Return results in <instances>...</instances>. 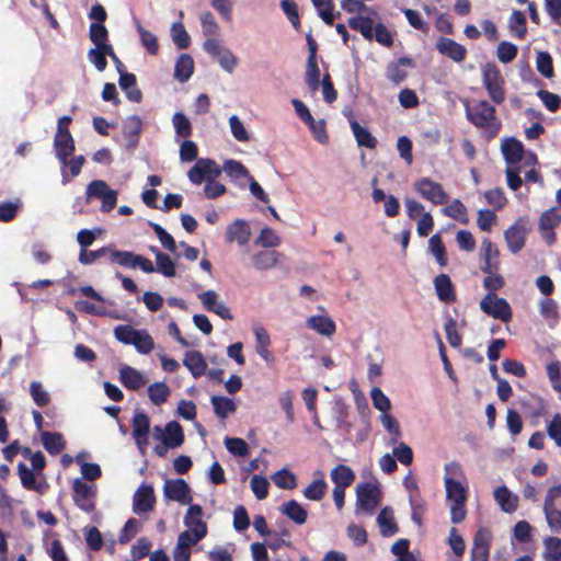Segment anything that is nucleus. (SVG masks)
Listing matches in <instances>:
<instances>
[{"instance_id": "1", "label": "nucleus", "mask_w": 561, "mask_h": 561, "mask_svg": "<svg viewBox=\"0 0 561 561\" xmlns=\"http://www.w3.org/2000/svg\"><path fill=\"white\" fill-rule=\"evenodd\" d=\"M467 118L477 127L483 129L489 137H494L501 127L495 117V108L486 101H480L477 105L468 107Z\"/></svg>"}, {"instance_id": "2", "label": "nucleus", "mask_w": 561, "mask_h": 561, "mask_svg": "<svg viewBox=\"0 0 561 561\" xmlns=\"http://www.w3.org/2000/svg\"><path fill=\"white\" fill-rule=\"evenodd\" d=\"M444 482L446 489V497L451 502L450 520L454 524H459L465 520L467 515L465 508L467 501V490L460 482L454 480L450 477L446 476Z\"/></svg>"}, {"instance_id": "3", "label": "nucleus", "mask_w": 561, "mask_h": 561, "mask_svg": "<svg viewBox=\"0 0 561 561\" xmlns=\"http://www.w3.org/2000/svg\"><path fill=\"white\" fill-rule=\"evenodd\" d=\"M114 335L119 342L134 345L141 354H148L154 347L153 339L147 331L136 330L127 324L116 327Z\"/></svg>"}, {"instance_id": "4", "label": "nucleus", "mask_w": 561, "mask_h": 561, "mask_svg": "<svg viewBox=\"0 0 561 561\" xmlns=\"http://www.w3.org/2000/svg\"><path fill=\"white\" fill-rule=\"evenodd\" d=\"M482 82L488 91L490 99L495 104H501L505 100V79L495 64L488 62L482 66Z\"/></svg>"}, {"instance_id": "5", "label": "nucleus", "mask_w": 561, "mask_h": 561, "mask_svg": "<svg viewBox=\"0 0 561 561\" xmlns=\"http://www.w3.org/2000/svg\"><path fill=\"white\" fill-rule=\"evenodd\" d=\"M543 513L547 524L552 533L561 531V485L553 486L548 490Z\"/></svg>"}, {"instance_id": "6", "label": "nucleus", "mask_w": 561, "mask_h": 561, "mask_svg": "<svg viewBox=\"0 0 561 561\" xmlns=\"http://www.w3.org/2000/svg\"><path fill=\"white\" fill-rule=\"evenodd\" d=\"M108 262L128 268L140 267L145 273L156 272L154 265L149 259L130 251L116 250L112 245Z\"/></svg>"}, {"instance_id": "7", "label": "nucleus", "mask_w": 561, "mask_h": 561, "mask_svg": "<svg viewBox=\"0 0 561 561\" xmlns=\"http://www.w3.org/2000/svg\"><path fill=\"white\" fill-rule=\"evenodd\" d=\"M480 309L494 319L508 322L512 319V309L506 299L493 293L486 294L480 301Z\"/></svg>"}, {"instance_id": "8", "label": "nucleus", "mask_w": 561, "mask_h": 561, "mask_svg": "<svg viewBox=\"0 0 561 561\" xmlns=\"http://www.w3.org/2000/svg\"><path fill=\"white\" fill-rule=\"evenodd\" d=\"M87 198L101 199L102 211L108 213L116 206L117 191L112 190L105 181L94 180L87 186Z\"/></svg>"}, {"instance_id": "9", "label": "nucleus", "mask_w": 561, "mask_h": 561, "mask_svg": "<svg viewBox=\"0 0 561 561\" xmlns=\"http://www.w3.org/2000/svg\"><path fill=\"white\" fill-rule=\"evenodd\" d=\"M381 500L380 490L373 483H362L356 488V510L373 514Z\"/></svg>"}, {"instance_id": "10", "label": "nucleus", "mask_w": 561, "mask_h": 561, "mask_svg": "<svg viewBox=\"0 0 561 561\" xmlns=\"http://www.w3.org/2000/svg\"><path fill=\"white\" fill-rule=\"evenodd\" d=\"M96 486L94 484H88L81 479H75L72 483V499L76 505L87 513H91L95 510Z\"/></svg>"}, {"instance_id": "11", "label": "nucleus", "mask_w": 561, "mask_h": 561, "mask_svg": "<svg viewBox=\"0 0 561 561\" xmlns=\"http://www.w3.org/2000/svg\"><path fill=\"white\" fill-rule=\"evenodd\" d=\"M221 173L220 167L211 159H198L187 173L190 181L194 184H201L213 181Z\"/></svg>"}, {"instance_id": "12", "label": "nucleus", "mask_w": 561, "mask_h": 561, "mask_svg": "<svg viewBox=\"0 0 561 561\" xmlns=\"http://www.w3.org/2000/svg\"><path fill=\"white\" fill-rule=\"evenodd\" d=\"M415 191L425 199L436 205L445 204L448 199L443 186L428 178H422L413 184Z\"/></svg>"}, {"instance_id": "13", "label": "nucleus", "mask_w": 561, "mask_h": 561, "mask_svg": "<svg viewBox=\"0 0 561 561\" xmlns=\"http://www.w3.org/2000/svg\"><path fill=\"white\" fill-rule=\"evenodd\" d=\"M167 500L187 505L192 502L191 488L183 479H167L163 484Z\"/></svg>"}, {"instance_id": "14", "label": "nucleus", "mask_w": 561, "mask_h": 561, "mask_svg": "<svg viewBox=\"0 0 561 561\" xmlns=\"http://www.w3.org/2000/svg\"><path fill=\"white\" fill-rule=\"evenodd\" d=\"M204 48L214 57L217 58L219 65L228 72H232L236 65L237 59L232 55V53L225 47H222L219 41L216 37H209L204 43Z\"/></svg>"}, {"instance_id": "15", "label": "nucleus", "mask_w": 561, "mask_h": 561, "mask_svg": "<svg viewBox=\"0 0 561 561\" xmlns=\"http://www.w3.org/2000/svg\"><path fill=\"white\" fill-rule=\"evenodd\" d=\"M106 38L107 37H91L94 42V47L89 50L88 57L99 71H103L106 68V56L116 59L112 46L103 42V39Z\"/></svg>"}, {"instance_id": "16", "label": "nucleus", "mask_w": 561, "mask_h": 561, "mask_svg": "<svg viewBox=\"0 0 561 561\" xmlns=\"http://www.w3.org/2000/svg\"><path fill=\"white\" fill-rule=\"evenodd\" d=\"M197 297L206 310L218 314L225 320L232 319L230 309L224 302L219 301V295L215 290H206L198 294Z\"/></svg>"}, {"instance_id": "17", "label": "nucleus", "mask_w": 561, "mask_h": 561, "mask_svg": "<svg viewBox=\"0 0 561 561\" xmlns=\"http://www.w3.org/2000/svg\"><path fill=\"white\" fill-rule=\"evenodd\" d=\"M156 503L154 491L151 485H140L134 494L133 510L136 514L148 513Z\"/></svg>"}, {"instance_id": "18", "label": "nucleus", "mask_w": 561, "mask_h": 561, "mask_svg": "<svg viewBox=\"0 0 561 561\" xmlns=\"http://www.w3.org/2000/svg\"><path fill=\"white\" fill-rule=\"evenodd\" d=\"M202 506L191 505L184 517V524L187 530L194 533L197 539H203L207 535V525L202 520Z\"/></svg>"}, {"instance_id": "19", "label": "nucleus", "mask_w": 561, "mask_h": 561, "mask_svg": "<svg viewBox=\"0 0 561 561\" xmlns=\"http://www.w3.org/2000/svg\"><path fill=\"white\" fill-rule=\"evenodd\" d=\"M150 430L149 416L144 412H138L133 417V436L138 448L144 451L148 444V434Z\"/></svg>"}, {"instance_id": "20", "label": "nucleus", "mask_w": 561, "mask_h": 561, "mask_svg": "<svg viewBox=\"0 0 561 561\" xmlns=\"http://www.w3.org/2000/svg\"><path fill=\"white\" fill-rule=\"evenodd\" d=\"M54 148L56 151V157L60 161L61 165H66L68 163V158L75 151V140L69 133H56L54 138Z\"/></svg>"}, {"instance_id": "21", "label": "nucleus", "mask_w": 561, "mask_h": 561, "mask_svg": "<svg viewBox=\"0 0 561 561\" xmlns=\"http://www.w3.org/2000/svg\"><path fill=\"white\" fill-rule=\"evenodd\" d=\"M251 238V229L249 224L243 219H237L227 227L226 241L237 242L239 245H244Z\"/></svg>"}, {"instance_id": "22", "label": "nucleus", "mask_w": 561, "mask_h": 561, "mask_svg": "<svg viewBox=\"0 0 561 561\" xmlns=\"http://www.w3.org/2000/svg\"><path fill=\"white\" fill-rule=\"evenodd\" d=\"M436 48L442 55L449 57L456 62H460L466 58V48L450 37H439Z\"/></svg>"}, {"instance_id": "23", "label": "nucleus", "mask_w": 561, "mask_h": 561, "mask_svg": "<svg viewBox=\"0 0 561 561\" xmlns=\"http://www.w3.org/2000/svg\"><path fill=\"white\" fill-rule=\"evenodd\" d=\"M481 256L483 259V264L481 266V271L486 274H491V272H495L499 268V250L494 247V244L489 240L484 239L481 244Z\"/></svg>"}, {"instance_id": "24", "label": "nucleus", "mask_w": 561, "mask_h": 561, "mask_svg": "<svg viewBox=\"0 0 561 561\" xmlns=\"http://www.w3.org/2000/svg\"><path fill=\"white\" fill-rule=\"evenodd\" d=\"M526 234V228L518 222L514 224L505 231V240L511 252L517 253L524 248Z\"/></svg>"}, {"instance_id": "25", "label": "nucleus", "mask_w": 561, "mask_h": 561, "mask_svg": "<svg viewBox=\"0 0 561 561\" xmlns=\"http://www.w3.org/2000/svg\"><path fill=\"white\" fill-rule=\"evenodd\" d=\"M489 535L486 530H479L473 540L471 549V561H488L489 560Z\"/></svg>"}, {"instance_id": "26", "label": "nucleus", "mask_w": 561, "mask_h": 561, "mask_svg": "<svg viewBox=\"0 0 561 561\" xmlns=\"http://www.w3.org/2000/svg\"><path fill=\"white\" fill-rule=\"evenodd\" d=\"M89 18L93 20L90 25L89 35H108L104 25L107 13L102 4H94L90 10Z\"/></svg>"}, {"instance_id": "27", "label": "nucleus", "mask_w": 561, "mask_h": 561, "mask_svg": "<svg viewBox=\"0 0 561 561\" xmlns=\"http://www.w3.org/2000/svg\"><path fill=\"white\" fill-rule=\"evenodd\" d=\"M119 378L122 383L130 390H138L148 381L137 369L130 366H123L119 369Z\"/></svg>"}, {"instance_id": "28", "label": "nucleus", "mask_w": 561, "mask_h": 561, "mask_svg": "<svg viewBox=\"0 0 561 561\" xmlns=\"http://www.w3.org/2000/svg\"><path fill=\"white\" fill-rule=\"evenodd\" d=\"M279 511L297 525H304L308 513L296 500H289L279 506Z\"/></svg>"}, {"instance_id": "29", "label": "nucleus", "mask_w": 561, "mask_h": 561, "mask_svg": "<svg viewBox=\"0 0 561 561\" xmlns=\"http://www.w3.org/2000/svg\"><path fill=\"white\" fill-rule=\"evenodd\" d=\"M283 257L277 251H260L253 255L252 262L256 270L265 271L275 267Z\"/></svg>"}, {"instance_id": "30", "label": "nucleus", "mask_w": 561, "mask_h": 561, "mask_svg": "<svg viewBox=\"0 0 561 561\" xmlns=\"http://www.w3.org/2000/svg\"><path fill=\"white\" fill-rule=\"evenodd\" d=\"M502 152L510 165L516 167L524 158V148L520 141L512 138L502 144Z\"/></svg>"}, {"instance_id": "31", "label": "nucleus", "mask_w": 561, "mask_h": 561, "mask_svg": "<svg viewBox=\"0 0 561 561\" xmlns=\"http://www.w3.org/2000/svg\"><path fill=\"white\" fill-rule=\"evenodd\" d=\"M434 286L439 300L453 302L456 299L454 286L448 275L439 274L434 279Z\"/></svg>"}, {"instance_id": "32", "label": "nucleus", "mask_w": 561, "mask_h": 561, "mask_svg": "<svg viewBox=\"0 0 561 561\" xmlns=\"http://www.w3.org/2000/svg\"><path fill=\"white\" fill-rule=\"evenodd\" d=\"M183 364L191 371V374L198 378L205 374L207 364L201 352L190 351L185 353Z\"/></svg>"}, {"instance_id": "33", "label": "nucleus", "mask_w": 561, "mask_h": 561, "mask_svg": "<svg viewBox=\"0 0 561 561\" xmlns=\"http://www.w3.org/2000/svg\"><path fill=\"white\" fill-rule=\"evenodd\" d=\"M330 478L333 481L334 486L346 489L355 481V473L350 467L345 465H337L331 470Z\"/></svg>"}, {"instance_id": "34", "label": "nucleus", "mask_w": 561, "mask_h": 561, "mask_svg": "<svg viewBox=\"0 0 561 561\" xmlns=\"http://www.w3.org/2000/svg\"><path fill=\"white\" fill-rule=\"evenodd\" d=\"M307 325L324 336H332L336 329L333 320L324 316L309 317L307 319Z\"/></svg>"}, {"instance_id": "35", "label": "nucleus", "mask_w": 561, "mask_h": 561, "mask_svg": "<svg viewBox=\"0 0 561 561\" xmlns=\"http://www.w3.org/2000/svg\"><path fill=\"white\" fill-rule=\"evenodd\" d=\"M184 442V434L182 426L171 421L165 425V436H163V444L170 448L180 447Z\"/></svg>"}, {"instance_id": "36", "label": "nucleus", "mask_w": 561, "mask_h": 561, "mask_svg": "<svg viewBox=\"0 0 561 561\" xmlns=\"http://www.w3.org/2000/svg\"><path fill=\"white\" fill-rule=\"evenodd\" d=\"M194 70V61L193 58L187 54H182L176 60L174 67V78L180 82H186Z\"/></svg>"}, {"instance_id": "37", "label": "nucleus", "mask_w": 561, "mask_h": 561, "mask_svg": "<svg viewBox=\"0 0 561 561\" xmlns=\"http://www.w3.org/2000/svg\"><path fill=\"white\" fill-rule=\"evenodd\" d=\"M494 499L500 505L501 510L506 513H512L517 507V497L505 486H499L494 490Z\"/></svg>"}, {"instance_id": "38", "label": "nucleus", "mask_w": 561, "mask_h": 561, "mask_svg": "<svg viewBox=\"0 0 561 561\" xmlns=\"http://www.w3.org/2000/svg\"><path fill=\"white\" fill-rule=\"evenodd\" d=\"M319 476L318 479L313 480L305 490L304 496L310 501H321L325 495L328 484L323 479L321 471L316 472Z\"/></svg>"}, {"instance_id": "39", "label": "nucleus", "mask_w": 561, "mask_h": 561, "mask_svg": "<svg viewBox=\"0 0 561 561\" xmlns=\"http://www.w3.org/2000/svg\"><path fill=\"white\" fill-rule=\"evenodd\" d=\"M378 526L380 527V533L385 537H389L394 535L398 531V527L394 523L393 512L390 507H383L378 517H377Z\"/></svg>"}, {"instance_id": "40", "label": "nucleus", "mask_w": 561, "mask_h": 561, "mask_svg": "<svg viewBox=\"0 0 561 561\" xmlns=\"http://www.w3.org/2000/svg\"><path fill=\"white\" fill-rule=\"evenodd\" d=\"M412 60L407 57L400 58L397 62H391L387 67V77L394 84H399L407 78L408 73L402 68L404 66H411Z\"/></svg>"}, {"instance_id": "41", "label": "nucleus", "mask_w": 561, "mask_h": 561, "mask_svg": "<svg viewBox=\"0 0 561 561\" xmlns=\"http://www.w3.org/2000/svg\"><path fill=\"white\" fill-rule=\"evenodd\" d=\"M542 543V559L545 561H561V539L559 537H546Z\"/></svg>"}, {"instance_id": "42", "label": "nucleus", "mask_w": 561, "mask_h": 561, "mask_svg": "<svg viewBox=\"0 0 561 561\" xmlns=\"http://www.w3.org/2000/svg\"><path fill=\"white\" fill-rule=\"evenodd\" d=\"M350 125L358 146L369 149L376 148L377 139L365 127L356 121H351Z\"/></svg>"}, {"instance_id": "43", "label": "nucleus", "mask_w": 561, "mask_h": 561, "mask_svg": "<svg viewBox=\"0 0 561 561\" xmlns=\"http://www.w3.org/2000/svg\"><path fill=\"white\" fill-rule=\"evenodd\" d=\"M119 87L126 92L130 101L139 102L141 100V92L136 88V77L133 73L121 72Z\"/></svg>"}, {"instance_id": "44", "label": "nucleus", "mask_w": 561, "mask_h": 561, "mask_svg": "<svg viewBox=\"0 0 561 561\" xmlns=\"http://www.w3.org/2000/svg\"><path fill=\"white\" fill-rule=\"evenodd\" d=\"M211 404L216 415L220 419H226L230 413H233L237 409L236 403L226 397L213 396Z\"/></svg>"}, {"instance_id": "45", "label": "nucleus", "mask_w": 561, "mask_h": 561, "mask_svg": "<svg viewBox=\"0 0 561 561\" xmlns=\"http://www.w3.org/2000/svg\"><path fill=\"white\" fill-rule=\"evenodd\" d=\"M42 443L45 449L53 455L60 453L65 448L62 435L59 433H42Z\"/></svg>"}, {"instance_id": "46", "label": "nucleus", "mask_w": 561, "mask_h": 561, "mask_svg": "<svg viewBox=\"0 0 561 561\" xmlns=\"http://www.w3.org/2000/svg\"><path fill=\"white\" fill-rule=\"evenodd\" d=\"M442 211L444 215L461 224H468L467 208L459 199H454L448 206L444 207Z\"/></svg>"}, {"instance_id": "47", "label": "nucleus", "mask_w": 561, "mask_h": 561, "mask_svg": "<svg viewBox=\"0 0 561 561\" xmlns=\"http://www.w3.org/2000/svg\"><path fill=\"white\" fill-rule=\"evenodd\" d=\"M148 396L153 404L160 405L168 400L170 388L164 382H154L148 387Z\"/></svg>"}, {"instance_id": "48", "label": "nucleus", "mask_w": 561, "mask_h": 561, "mask_svg": "<svg viewBox=\"0 0 561 561\" xmlns=\"http://www.w3.org/2000/svg\"><path fill=\"white\" fill-rule=\"evenodd\" d=\"M111 245L103 247L95 251L81 249L79 253V262L83 265H91L101 257H110Z\"/></svg>"}, {"instance_id": "49", "label": "nucleus", "mask_w": 561, "mask_h": 561, "mask_svg": "<svg viewBox=\"0 0 561 561\" xmlns=\"http://www.w3.org/2000/svg\"><path fill=\"white\" fill-rule=\"evenodd\" d=\"M312 4L318 11L319 16L325 24H333L334 22V13H333V0H311Z\"/></svg>"}, {"instance_id": "50", "label": "nucleus", "mask_w": 561, "mask_h": 561, "mask_svg": "<svg viewBox=\"0 0 561 561\" xmlns=\"http://www.w3.org/2000/svg\"><path fill=\"white\" fill-rule=\"evenodd\" d=\"M273 482L280 489L291 490L297 485L296 477L287 469H280L272 476Z\"/></svg>"}, {"instance_id": "51", "label": "nucleus", "mask_w": 561, "mask_h": 561, "mask_svg": "<svg viewBox=\"0 0 561 561\" xmlns=\"http://www.w3.org/2000/svg\"><path fill=\"white\" fill-rule=\"evenodd\" d=\"M306 83L312 92L317 91L320 84V70L312 57L307 60Z\"/></svg>"}, {"instance_id": "52", "label": "nucleus", "mask_w": 561, "mask_h": 561, "mask_svg": "<svg viewBox=\"0 0 561 561\" xmlns=\"http://www.w3.org/2000/svg\"><path fill=\"white\" fill-rule=\"evenodd\" d=\"M156 262H157V267H154L156 271L160 272L165 277L175 276V264L170 259L169 255L162 253L161 251H157Z\"/></svg>"}, {"instance_id": "53", "label": "nucleus", "mask_w": 561, "mask_h": 561, "mask_svg": "<svg viewBox=\"0 0 561 561\" xmlns=\"http://www.w3.org/2000/svg\"><path fill=\"white\" fill-rule=\"evenodd\" d=\"M561 222V214L552 207L540 215L539 229H556Z\"/></svg>"}, {"instance_id": "54", "label": "nucleus", "mask_w": 561, "mask_h": 561, "mask_svg": "<svg viewBox=\"0 0 561 561\" xmlns=\"http://www.w3.org/2000/svg\"><path fill=\"white\" fill-rule=\"evenodd\" d=\"M172 124L178 136L183 138L191 136L192 124L182 112H178L173 115Z\"/></svg>"}, {"instance_id": "55", "label": "nucleus", "mask_w": 561, "mask_h": 561, "mask_svg": "<svg viewBox=\"0 0 561 561\" xmlns=\"http://www.w3.org/2000/svg\"><path fill=\"white\" fill-rule=\"evenodd\" d=\"M428 247L432 254L435 256L436 261L440 266H445L447 264V257L445 252V247L443 241L438 234H434L428 240Z\"/></svg>"}, {"instance_id": "56", "label": "nucleus", "mask_w": 561, "mask_h": 561, "mask_svg": "<svg viewBox=\"0 0 561 561\" xmlns=\"http://www.w3.org/2000/svg\"><path fill=\"white\" fill-rule=\"evenodd\" d=\"M255 243L263 248H276L280 244V238L273 229L265 227L261 230Z\"/></svg>"}, {"instance_id": "57", "label": "nucleus", "mask_w": 561, "mask_h": 561, "mask_svg": "<svg viewBox=\"0 0 561 561\" xmlns=\"http://www.w3.org/2000/svg\"><path fill=\"white\" fill-rule=\"evenodd\" d=\"M30 393L33 401L38 407H46L50 402L48 392L43 388L39 381H32L30 385Z\"/></svg>"}, {"instance_id": "58", "label": "nucleus", "mask_w": 561, "mask_h": 561, "mask_svg": "<svg viewBox=\"0 0 561 561\" xmlns=\"http://www.w3.org/2000/svg\"><path fill=\"white\" fill-rule=\"evenodd\" d=\"M536 65L537 70L545 77V78H552L553 77V67H552V58L551 56L546 51H538L536 57Z\"/></svg>"}, {"instance_id": "59", "label": "nucleus", "mask_w": 561, "mask_h": 561, "mask_svg": "<svg viewBox=\"0 0 561 561\" xmlns=\"http://www.w3.org/2000/svg\"><path fill=\"white\" fill-rule=\"evenodd\" d=\"M496 56L503 64L513 61L517 56V46L510 42H501L496 49Z\"/></svg>"}, {"instance_id": "60", "label": "nucleus", "mask_w": 561, "mask_h": 561, "mask_svg": "<svg viewBox=\"0 0 561 561\" xmlns=\"http://www.w3.org/2000/svg\"><path fill=\"white\" fill-rule=\"evenodd\" d=\"M229 126L232 136L241 142H247L250 140V135L247 131L243 123L240 121V118L237 115H231L229 117Z\"/></svg>"}, {"instance_id": "61", "label": "nucleus", "mask_w": 561, "mask_h": 561, "mask_svg": "<svg viewBox=\"0 0 561 561\" xmlns=\"http://www.w3.org/2000/svg\"><path fill=\"white\" fill-rule=\"evenodd\" d=\"M18 472L21 479V483L25 489L34 491L38 490V484L36 483L35 474L31 469H28V467L25 463H19Z\"/></svg>"}, {"instance_id": "62", "label": "nucleus", "mask_w": 561, "mask_h": 561, "mask_svg": "<svg viewBox=\"0 0 561 561\" xmlns=\"http://www.w3.org/2000/svg\"><path fill=\"white\" fill-rule=\"evenodd\" d=\"M280 8L290 21L295 30L299 31L300 20L298 14V5L294 0H282Z\"/></svg>"}, {"instance_id": "63", "label": "nucleus", "mask_w": 561, "mask_h": 561, "mask_svg": "<svg viewBox=\"0 0 561 561\" xmlns=\"http://www.w3.org/2000/svg\"><path fill=\"white\" fill-rule=\"evenodd\" d=\"M508 25L511 31L514 32L515 35H525L527 32L526 16L519 10L513 11L508 20Z\"/></svg>"}, {"instance_id": "64", "label": "nucleus", "mask_w": 561, "mask_h": 561, "mask_svg": "<svg viewBox=\"0 0 561 561\" xmlns=\"http://www.w3.org/2000/svg\"><path fill=\"white\" fill-rule=\"evenodd\" d=\"M251 489L259 500H264L268 495V481L262 476L254 474L250 481Z\"/></svg>"}]
</instances>
